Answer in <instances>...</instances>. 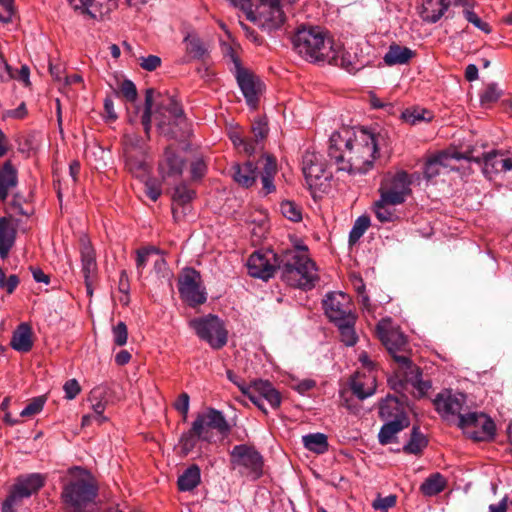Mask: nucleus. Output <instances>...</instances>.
I'll return each instance as SVG.
<instances>
[{"mask_svg": "<svg viewBox=\"0 0 512 512\" xmlns=\"http://www.w3.org/2000/svg\"><path fill=\"white\" fill-rule=\"evenodd\" d=\"M379 138L372 129L343 126L329 138L330 162L349 174L367 173L377 157Z\"/></svg>", "mask_w": 512, "mask_h": 512, "instance_id": "1", "label": "nucleus"}, {"mask_svg": "<svg viewBox=\"0 0 512 512\" xmlns=\"http://www.w3.org/2000/svg\"><path fill=\"white\" fill-rule=\"evenodd\" d=\"M154 89L148 88L145 91V107L141 116V123L147 135L151 130L152 115L156 121L159 132L171 139L183 136L186 127V117L180 103L173 97H166L157 104L153 113Z\"/></svg>", "mask_w": 512, "mask_h": 512, "instance_id": "2", "label": "nucleus"}, {"mask_svg": "<svg viewBox=\"0 0 512 512\" xmlns=\"http://www.w3.org/2000/svg\"><path fill=\"white\" fill-rule=\"evenodd\" d=\"M278 265L281 279L291 287L311 290L319 281L316 264L304 244L282 251Z\"/></svg>", "mask_w": 512, "mask_h": 512, "instance_id": "3", "label": "nucleus"}, {"mask_svg": "<svg viewBox=\"0 0 512 512\" xmlns=\"http://www.w3.org/2000/svg\"><path fill=\"white\" fill-rule=\"evenodd\" d=\"M293 50L309 62L338 61V49L329 33L320 26H301L293 34Z\"/></svg>", "mask_w": 512, "mask_h": 512, "instance_id": "4", "label": "nucleus"}, {"mask_svg": "<svg viewBox=\"0 0 512 512\" xmlns=\"http://www.w3.org/2000/svg\"><path fill=\"white\" fill-rule=\"evenodd\" d=\"M98 486L87 471L73 474L63 485L61 500L65 512H99Z\"/></svg>", "mask_w": 512, "mask_h": 512, "instance_id": "5", "label": "nucleus"}, {"mask_svg": "<svg viewBox=\"0 0 512 512\" xmlns=\"http://www.w3.org/2000/svg\"><path fill=\"white\" fill-rule=\"evenodd\" d=\"M245 15L249 21L269 33L280 29L286 21L279 0H253Z\"/></svg>", "mask_w": 512, "mask_h": 512, "instance_id": "6", "label": "nucleus"}, {"mask_svg": "<svg viewBox=\"0 0 512 512\" xmlns=\"http://www.w3.org/2000/svg\"><path fill=\"white\" fill-rule=\"evenodd\" d=\"M196 335L207 342L212 349L223 348L228 341V331L222 319L213 314L197 317L189 321Z\"/></svg>", "mask_w": 512, "mask_h": 512, "instance_id": "7", "label": "nucleus"}, {"mask_svg": "<svg viewBox=\"0 0 512 512\" xmlns=\"http://www.w3.org/2000/svg\"><path fill=\"white\" fill-rule=\"evenodd\" d=\"M146 145L136 134L125 135L123 138V156L128 171L137 178H146L149 166L146 162Z\"/></svg>", "mask_w": 512, "mask_h": 512, "instance_id": "8", "label": "nucleus"}, {"mask_svg": "<svg viewBox=\"0 0 512 512\" xmlns=\"http://www.w3.org/2000/svg\"><path fill=\"white\" fill-rule=\"evenodd\" d=\"M231 464L240 474L256 480L263 473V458L254 448L245 444L236 445L231 453Z\"/></svg>", "mask_w": 512, "mask_h": 512, "instance_id": "9", "label": "nucleus"}, {"mask_svg": "<svg viewBox=\"0 0 512 512\" xmlns=\"http://www.w3.org/2000/svg\"><path fill=\"white\" fill-rule=\"evenodd\" d=\"M192 425L193 431L202 441L212 442L214 431L221 437H226L230 433V425L224 415L214 408H209L206 412L198 414Z\"/></svg>", "mask_w": 512, "mask_h": 512, "instance_id": "10", "label": "nucleus"}, {"mask_svg": "<svg viewBox=\"0 0 512 512\" xmlns=\"http://www.w3.org/2000/svg\"><path fill=\"white\" fill-rule=\"evenodd\" d=\"M412 177L404 170L388 173L384 176L378 189L379 195L391 203L403 204L411 195Z\"/></svg>", "mask_w": 512, "mask_h": 512, "instance_id": "11", "label": "nucleus"}, {"mask_svg": "<svg viewBox=\"0 0 512 512\" xmlns=\"http://www.w3.org/2000/svg\"><path fill=\"white\" fill-rule=\"evenodd\" d=\"M458 427L468 438L477 441H490L495 436L493 420L482 412H469L459 417Z\"/></svg>", "mask_w": 512, "mask_h": 512, "instance_id": "12", "label": "nucleus"}, {"mask_svg": "<svg viewBox=\"0 0 512 512\" xmlns=\"http://www.w3.org/2000/svg\"><path fill=\"white\" fill-rule=\"evenodd\" d=\"M178 291L181 299L190 307L202 305L207 300L200 273L191 267L183 269L178 278Z\"/></svg>", "mask_w": 512, "mask_h": 512, "instance_id": "13", "label": "nucleus"}, {"mask_svg": "<svg viewBox=\"0 0 512 512\" xmlns=\"http://www.w3.org/2000/svg\"><path fill=\"white\" fill-rule=\"evenodd\" d=\"M227 55L230 56L235 68V77L237 83L246 99L247 104L251 108H256L258 104V93L260 90V80L255 75L243 68L240 59L233 51L232 47H228Z\"/></svg>", "mask_w": 512, "mask_h": 512, "instance_id": "14", "label": "nucleus"}, {"mask_svg": "<svg viewBox=\"0 0 512 512\" xmlns=\"http://www.w3.org/2000/svg\"><path fill=\"white\" fill-rule=\"evenodd\" d=\"M279 258L280 254L272 250L254 252L247 260L248 274L264 281L269 280L279 271Z\"/></svg>", "mask_w": 512, "mask_h": 512, "instance_id": "15", "label": "nucleus"}, {"mask_svg": "<svg viewBox=\"0 0 512 512\" xmlns=\"http://www.w3.org/2000/svg\"><path fill=\"white\" fill-rule=\"evenodd\" d=\"M436 411L447 421L456 420L464 416V406L466 405V396L463 393L453 392L452 390H443L438 393L433 401Z\"/></svg>", "mask_w": 512, "mask_h": 512, "instance_id": "16", "label": "nucleus"}, {"mask_svg": "<svg viewBox=\"0 0 512 512\" xmlns=\"http://www.w3.org/2000/svg\"><path fill=\"white\" fill-rule=\"evenodd\" d=\"M302 171L309 186L317 185L322 178L329 180L332 177L324 156L310 148L302 156Z\"/></svg>", "mask_w": 512, "mask_h": 512, "instance_id": "17", "label": "nucleus"}, {"mask_svg": "<svg viewBox=\"0 0 512 512\" xmlns=\"http://www.w3.org/2000/svg\"><path fill=\"white\" fill-rule=\"evenodd\" d=\"M389 384L395 391H401L407 384H411L417 390L418 397H423L431 388V382L421 379L420 369L412 362L409 366L399 368L396 379L390 378Z\"/></svg>", "mask_w": 512, "mask_h": 512, "instance_id": "18", "label": "nucleus"}, {"mask_svg": "<svg viewBox=\"0 0 512 512\" xmlns=\"http://www.w3.org/2000/svg\"><path fill=\"white\" fill-rule=\"evenodd\" d=\"M477 163H482L483 174L493 179L495 176L512 172V154L504 151L492 150L484 153L482 158H473Z\"/></svg>", "mask_w": 512, "mask_h": 512, "instance_id": "19", "label": "nucleus"}, {"mask_svg": "<svg viewBox=\"0 0 512 512\" xmlns=\"http://www.w3.org/2000/svg\"><path fill=\"white\" fill-rule=\"evenodd\" d=\"M326 316L333 323L344 321L348 316H355L352 312L351 299L343 292H330L323 300Z\"/></svg>", "mask_w": 512, "mask_h": 512, "instance_id": "20", "label": "nucleus"}, {"mask_svg": "<svg viewBox=\"0 0 512 512\" xmlns=\"http://www.w3.org/2000/svg\"><path fill=\"white\" fill-rule=\"evenodd\" d=\"M377 331L381 342L394 360L400 364V368L409 366L411 363L409 357L405 354H399L404 351L407 345L406 337L397 330H384L380 326L377 327Z\"/></svg>", "mask_w": 512, "mask_h": 512, "instance_id": "21", "label": "nucleus"}, {"mask_svg": "<svg viewBox=\"0 0 512 512\" xmlns=\"http://www.w3.org/2000/svg\"><path fill=\"white\" fill-rule=\"evenodd\" d=\"M252 391L251 402L261 411L267 414V410L263 405L265 400L272 409H278L282 402L280 392L268 380H255V387Z\"/></svg>", "mask_w": 512, "mask_h": 512, "instance_id": "22", "label": "nucleus"}, {"mask_svg": "<svg viewBox=\"0 0 512 512\" xmlns=\"http://www.w3.org/2000/svg\"><path fill=\"white\" fill-rule=\"evenodd\" d=\"M80 255L82 266L81 271L85 280L87 292L91 294L92 279L94 278L97 272V263L95 251L91 243L86 239L81 240Z\"/></svg>", "mask_w": 512, "mask_h": 512, "instance_id": "23", "label": "nucleus"}, {"mask_svg": "<svg viewBox=\"0 0 512 512\" xmlns=\"http://www.w3.org/2000/svg\"><path fill=\"white\" fill-rule=\"evenodd\" d=\"M376 374L357 371L350 382V387L355 396L364 400L372 396L376 391Z\"/></svg>", "mask_w": 512, "mask_h": 512, "instance_id": "24", "label": "nucleus"}, {"mask_svg": "<svg viewBox=\"0 0 512 512\" xmlns=\"http://www.w3.org/2000/svg\"><path fill=\"white\" fill-rule=\"evenodd\" d=\"M185 161L171 148L164 152L163 159L159 162V173L163 179L177 178L183 173Z\"/></svg>", "mask_w": 512, "mask_h": 512, "instance_id": "25", "label": "nucleus"}, {"mask_svg": "<svg viewBox=\"0 0 512 512\" xmlns=\"http://www.w3.org/2000/svg\"><path fill=\"white\" fill-rule=\"evenodd\" d=\"M45 484V477L40 473L21 475L12 486L20 496L27 499L36 494Z\"/></svg>", "mask_w": 512, "mask_h": 512, "instance_id": "26", "label": "nucleus"}, {"mask_svg": "<svg viewBox=\"0 0 512 512\" xmlns=\"http://www.w3.org/2000/svg\"><path fill=\"white\" fill-rule=\"evenodd\" d=\"M232 178L240 186H253L259 176V167L251 161L236 163L231 167Z\"/></svg>", "mask_w": 512, "mask_h": 512, "instance_id": "27", "label": "nucleus"}, {"mask_svg": "<svg viewBox=\"0 0 512 512\" xmlns=\"http://www.w3.org/2000/svg\"><path fill=\"white\" fill-rule=\"evenodd\" d=\"M17 229L10 217L0 218V257L4 260L16 241Z\"/></svg>", "mask_w": 512, "mask_h": 512, "instance_id": "28", "label": "nucleus"}, {"mask_svg": "<svg viewBox=\"0 0 512 512\" xmlns=\"http://www.w3.org/2000/svg\"><path fill=\"white\" fill-rule=\"evenodd\" d=\"M452 159H460L458 154H450L446 151L438 152L429 157L424 165V177L426 179H432L438 176L443 168L450 166Z\"/></svg>", "mask_w": 512, "mask_h": 512, "instance_id": "29", "label": "nucleus"}, {"mask_svg": "<svg viewBox=\"0 0 512 512\" xmlns=\"http://www.w3.org/2000/svg\"><path fill=\"white\" fill-rule=\"evenodd\" d=\"M74 11L91 19L100 20L110 9L96 0H67Z\"/></svg>", "mask_w": 512, "mask_h": 512, "instance_id": "30", "label": "nucleus"}, {"mask_svg": "<svg viewBox=\"0 0 512 512\" xmlns=\"http://www.w3.org/2000/svg\"><path fill=\"white\" fill-rule=\"evenodd\" d=\"M450 0H423L419 14L421 19L427 23L438 22L448 10Z\"/></svg>", "mask_w": 512, "mask_h": 512, "instance_id": "31", "label": "nucleus"}, {"mask_svg": "<svg viewBox=\"0 0 512 512\" xmlns=\"http://www.w3.org/2000/svg\"><path fill=\"white\" fill-rule=\"evenodd\" d=\"M195 195V191L186 184L181 183L174 188L172 213L175 220L178 221L184 216L185 206L194 199Z\"/></svg>", "mask_w": 512, "mask_h": 512, "instance_id": "32", "label": "nucleus"}, {"mask_svg": "<svg viewBox=\"0 0 512 512\" xmlns=\"http://www.w3.org/2000/svg\"><path fill=\"white\" fill-rule=\"evenodd\" d=\"M32 328L28 323H21L12 334L10 346L17 352L27 353L33 347Z\"/></svg>", "mask_w": 512, "mask_h": 512, "instance_id": "33", "label": "nucleus"}, {"mask_svg": "<svg viewBox=\"0 0 512 512\" xmlns=\"http://www.w3.org/2000/svg\"><path fill=\"white\" fill-rule=\"evenodd\" d=\"M18 183V172L11 160H7L0 168V201H5L11 189Z\"/></svg>", "mask_w": 512, "mask_h": 512, "instance_id": "34", "label": "nucleus"}, {"mask_svg": "<svg viewBox=\"0 0 512 512\" xmlns=\"http://www.w3.org/2000/svg\"><path fill=\"white\" fill-rule=\"evenodd\" d=\"M185 51L188 59L184 62L187 63L190 60H204L208 55V47L202 41V39L195 33H188L184 39Z\"/></svg>", "mask_w": 512, "mask_h": 512, "instance_id": "35", "label": "nucleus"}, {"mask_svg": "<svg viewBox=\"0 0 512 512\" xmlns=\"http://www.w3.org/2000/svg\"><path fill=\"white\" fill-rule=\"evenodd\" d=\"M260 162L262 163V172L260 175L262 192L264 195H268L276 190L274 177L277 173V164L275 158L270 155H266Z\"/></svg>", "mask_w": 512, "mask_h": 512, "instance_id": "36", "label": "nucleus"}, {"mask_svg": "<svg viewBox=\"0 0 512 512\" xmlns=\"http://www.w3.org/2000/svg\"><path fill=\"white\" fill-rule=\"evenodd\" d=\"M386 422L381 427L378 440L382 445L390 444L394 441L397 433L409 426L410 421L408 418L402 419H384Z\"/></svg>", "mask_w": 512, "mask_h": 512, "instance_id": "37", "label": "nucleus"}, {"mask_svg": "<svg viewBox=\"0 0 512 512\" xmlns=\"http://www.w3.org/2000/svg\"><path fill=\"white\" fill-rule=\"evenodd\" d=\"M379 416L381 419L408 418L403 403L397 397L391 395L380 402Z\"/></svg>", "mask_w": 512, "mask_h": 512, "instance_id": "38", "label": "nucleus"}, {"mask_svg": "<svg viewBox=\"0 0 512 512\" xmlns=\"http://www.w3.org/2000/svg\"><path fill=\"white\" fill-rule=\"evenodd\" d=\"M415 56V51L408 47L400 46L396 43H392L387 52L385 53L383 60L388 66L404 65Z\"/></svg>", "mask_w": 512, "mask_h": 512, "instance_id": "39", "label": "nucleus"}, {"mask_svg": "<svg viewBox=\"0 0 512 512\" xmlns=\"http://www.w3.org/2000/svg\"><path fill=\"white\" fill-rule=\"evenodd\" d=\"M201 482V470L198 465L192 464L178 477V489L182 492L192 491Z\"/></svg>", "mask_w": 512, "mask_h": 512, "instance_id": "40", "label": "nucleus"}, {"mask_svg": "<svg viewBox=\"0 0 512 512\" xmlns=\"http://www.w3.org/2000/svg\"><path fill=\"white\" fill-rule=\"evenodd\" d=\"M397 205L398 204L391 203L387 199L385 200L384 197L380 196V198L373 204V212L381 223L394 222L399 218L395 209V206Z\"/></svg>", "mask_w": 512, "mask_h": 512, "instance_id": "41", "label": "nucleus"}, {"mask_svg": "<svg viewBox=\"0 0 512 512\" xmlns=\"http://www.w3.org/2000/svg\"><path fill=\"white\" fill-rule=\"evenodd\" d=\"M104 398V390L99 387L92 389L88 398L91 402L94 420L99 425L107 421V417L103 414L107 403Z\"/></svg>", "mask_w": 512, "mask_h": 512, "instance_id": "42", "label": "nucleus"}, {"mask_svg": "<svg viewBox=\"0 0 512 512\" xmlns=\"http://www.w3.org/2000/svg\"><path fill=\"white\" fill-rule=\"evenodd\" d=\"M356 316H348L344 321L335 322L340 332L341 341L346 346H354L357 343L358 337L355 332Z\"/></svg>", "mask_w": 512, "mask_h": 512, "instance_id": "43", "label": "nucleus"}, {"mask_svg": "<svg viewBox=\"0 0 512 512\" xmlns=\"http://www.w3.org/2000/svg\"><path fill=\"white\" fill-rule=\"evenodd\" d=\"M304 447L316 454H324L328 451V439L323 433H311L302 437Z\"/></svg>", "mask_w": 512, "mask_h": 512, "instance_id": "44", "label": "nucleus"}, {"mask_svg": "<svg viewBox=\"0 0 512 512\" xmlns=\"http://www.w3.org/2000/svg\"><path fill=\"white\" fill-rule=\"evenodd\" d=\"M428 440L423 433L420 432L419 427L413 426L410 439L403 446V451L406 454L419 455L427 447Z\"/></svg>", "mask_w": 512, "mask_h": 512, "instance_id": "45", "label": "nucleus"}, {"mask_svg": "<svg viewBox=\"0 0 512 512\" xmlns=\"http://www.w3.org/2000/svg\"><path fill=\"white\" fill-rule=\"evenodd\" d=\"M445 487V478L440 473H434L420 485V491L423 495L431 497L441 493Z\"/></svg>", "mask_w": 512, "mask_h": 512, "instance_id": "46", "label": "nucleus"}, {"mask_svg": "<svg viewBox=\"0 0 512 512\" xmlns=\"http://www.w3.org/2000/svg\"><path fill=\"white\" fill-rule=\"evenodd\" d=\"M433 116L430 111L420 107L407 108L402 112V119L411 125H415L422 121L430 122Z\"/></svg>", "mask_w": 512, "mask_h": 512, "instance_id": "47", "label": "nucleus"}, {"mask_svg": "<svg viewBox=\"0 0 512 512\" xmlns=\"http://www.w3.org/2000/svg\"><path fill=\"white\" fill-rule=\"evenodd\" d=\"M370 217L368 215L359 216L350 230L349 233V244L353 245L359 241V239L364 235L366 230L370 227Z\"/></svg>", "mask_w": 512, "mask_h": 512, "instance_id": "48", "label": "nucleus"}, {"mask_svg": "<svg viewBox=\"0 0 512 512\" xmlns=\"http://www.w3.org/2000/svg\"><path fill=\"white\" fill-rule=\"evenodd\" d=\"M25 498L20 496L14 489L11 488L8 496L2 503V512H17L23 505Z\"/></svg>", "mask_w": 512, "mask_h": 512, "instance_id": "49", "label": "nucleus"}, {"mask_svg": "<svg viewBox=\"0 0 512 512\" xmlns=\"http://www.w3.org/2000/svg\"><path fill=\"white\" fill-rule=\"evenodd\" d=\"M281 213L287 219L298 222L302 219L301 209L292 201H283L280 205Z\"/></svg>", "mask_w": 512, "mask_h": 512, "instance_id": "50", "label": "nucleus"}, {"mask_svg": "<svg viewBox=\"0 0 512 512\" xmlns=\"http://www.w3.org/2000/svg\"><path fill=\"white\" fill-rule=\"evenodd\" d=\"M144 181V193L147 197H149L152 201H157L162 193L161 185L156 179H152L149 177V174L146 178H141Z\"/></svg>", "mask_w": 512, "mask_h": 512, "instance_id": "51", "label": "nucleus"}, {"mask_svg": "<svg viewBox=\"0 0 512 512\" xmlns=\"http://www.w3.org/2000/svg\"><path fill=\"white\" fill-rule=\"evenodd\" d=\"M464 18L476 28L483 31L486 34L491 33L492 29L487 22L481 20L480 17L473 11V9H463Z\"/></svg>", "mask_w": 512, "mask_h": 512, "instance_id": "52", "label": "nucleus"}, {"mask_svg": "<svg viewBox=\"0 0 512 512\" xmlns=\"http://www.w3.org/2000/svg\"><path fill=\"white\" fill-rule=\"evenodd\" d=\"M46 398L44 396L35 397L32 401L21 411V417H31L43 410Z\"/></svg>", "mask_w": 512, "mask_h": 512, "instance_id": "53", "label": "nucleus"}, {"mask_svg": "<svg viewBox=\"0 0 512 512\" xmlns=\"http://www.w3.org/2000/svg\"><path fill=\"white\" fill-rule=\"evenodd\" d=\"M113 341L117 346H124L128 339V329L124 322L120 321L112 328Z\"/></svg>", "mask_w": 512, "mask_h": 512, "instance_id": "54", "label": "nucleus"}, {"mask_svg": "<svg viewBox=\"0 0 512 512\" xmlns=\"http://www.w3.org/2000/svg\"><path fill=\"white\" fill-rule=\"evenodd\" d=\"M397 497L395 495H388L386 497L378 496L373 502L372 507L381 512H388V510L396 505Z\"/></svg>", "mask_w": 512, "mask_h": 512, "instance_id": "55", "label": "nucleus"}, {"mask_svg": "<svg viewBox=\"0 0 512 512\" xmlns=\"http://www.w3.org/2000/svg\"><path fill=\"white\" fill-rule=\"evenodd\" d=\"M501 96V91L498 89L497 85L490 84L488 85L483 93L480 96V101L482 105H488L496 102Z\"/></svg>", "mask_w": 512, "mask_h": 512, "instance_id": "56", "label": "nucleus"}, {"mask_svg": "<svg viewBox=\"0 0 512 512\" xmlns=\"http://www.w3.org/2000/svg\"><path fill=\"white\" fill-rule=\"evenodd\" d=\"M14 14V0H0V22L10 23Z\"/></svg>", "mask_w": 512, "mask_h": 512, "instance_id": "57", "label": "nucleus"}, {"mask_svg": "<svg viewBox=\"0 0 512 512\" xmlns=\"http://www.w3.org/2000/svg\"><path fill=\"white\" fill-rule=\"evenodd\" d=\"M198 440H200V439L198 438V435L193 431V426H192L191 429L187 433H184L180 438V444H181L182 450L186 454L189 453L190 451H192L195 448Z\"/></svg>", "mask_w": 512, "mask_h": 512, "instance_id": "58", "label": "nucleus"}, {"mask_svg": "<svg viewBox=\"0 0 512 512\" xmlns=\"http://www.w3.org/2000/svg\"><path fill=\"white\" fill-rule=\"evenodd\" d=\"M19 285V278L17 275L12 274L6 278L5 272L0 268V288L5 289L8 294L15 291Z\"/></svg>", "mask_w": 512, "mask_h": 512, "instance_id": "59", "label": "nucleus"}, {"mask_svg": "<svg viewBox=\"0 0 512 512\" xmlns=\"http://www.w3.org/2000/svg\"><path fill=\"white\" fill-rule=\"evenodd\" d=\"M120 92L128 102L134 103L137 100V89L131 80L126 79L121 83Z\"/></svg>", "mask_w": 512, "mask_h": 512, "instance_id": "60", "label": "nucleus"}, {"mask_svg": "<svg viewBox=\"0 0 512 512\" xmlns=\"http://www.w3.org/2000/svg\"><path fill=\"white\" fill-rule=\"evenodd\" d=\"M162 60L159 56L148 55L139 58V65L142 69L152 72L161 66Z\"/></svg>", "mask_w": 512, "mask_h": 512, "instance_id": "61", "label": "nucleus"}, {"mask_svg": "<svg viewBox=\"0 0 512 512\" xmlns=\"http://www.w3.org/2000/svg\"><path fill=\"white\" fill-rule=\"evenodd\" d=\"M268 131L269 128L266 121L262 119H258L257 121H255L252 126V133L255 142H261L263 139H265L266 136L268 135Z\"/></svg>", "mask_w": 512, "mask_h": 512, "instance_id": "62", "label": "nucleus"}, {"mask_svg": "<svg viewBox=\"0 0 512 512\" xmlns=\"http://www.w3.org/2000/svg\"><path fill=\"white\" fill-rule=\"evenodd\" d=\"M65 392V398L67 400H73L81 392V387L76 379H69L63 385Z\"/></svg>", "mask_w": 512, "mask_h": 512, "instance_id": "63", "label": "nucleus"}, {"mask_svg": "<svg viewBox=\"0 0 512 512\" xmlns=\"http://www.w3.org/2000/svg\"><path fill=\"white\" fill-rule=\"evenodd\" d=\"M206 172V164L198 159L191 164V176L193 179H201Z\"/></svg>", "mask_w": 512, "mask_h": 512, "instance_id": "64", "label": "nucleus"}]
</instances>
